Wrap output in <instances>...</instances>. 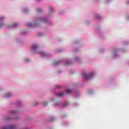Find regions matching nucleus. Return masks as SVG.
<instances>
[{
  "label": "nucleus",
  "mask_w": 129,
  "mask_h": 129,
  "mask_svg": "<svg viewBox=\"0 0 129 129\" xmlns=\"http://www.w3.org/2000/svg\"><path fill=\"white\" fill-rule=\"evenodd\" d=\"M61 89H62L61 86L57 85L51 90V92L56 95L58 98H62L64 95H70L72 93L76 98H79L80 97V92L74 89L68 88L64 91L60 92Z\"/></svg>",
  "instance_id": "f257e3e1"
},
{
  "label": "nucleus",
  "mask_w": 129,
  "mask_h": 129,
  "mask_svg": "<svg viewBox=\"0 0 129 129\" xmlns=\"http://www.w3.org/2000/svg\"><path fill=\"white\" fill-rule=\"evenodd\" d=\"M39 48V46L38 44H33L31 45V49L32 52L34 53H37L42 57V58H51L52 54L51 53L45 52L43 50L39 51L38 50V48Z\"/></svg>",
  "instance_id": "f03ea898"
},
{
  "label": "nucleus",
  "mask_w": 129,
  "mask_h": 129,
  "mask_svg": "<svg viewBox=\"0 0 129 129\" xmlns=\"http://www.w3.org/2000/svg\"><path fill=\"white\" fill-rule=\"evenodd\" d=\"M127 51L125 48H119L118 47H113L110 50V57L112 59H117L119 58V52L125 53Z\"/></svg>",
  "instance_id": "7ed1b4c3"
},
{
  "label": "nucleus",
  "mask_w": 129,
  "mask_h": 129,
  "mask_svg": "<svg viewBox=\"0 0 129 129\" xmlns=\"http://www.w3.org/2000/svg\"><path fill=\"white\" fill-rule=\"evenodd\" d=\"M72 59H60L57 61H53L52 63V66H58L59 65H64V66H68L72 64Z\"/></svg>",
  "instance_id": "20e7f679"
},
{
  "label": "nucleus",
  "mask_w": 129,
  "mask_h": 129,
  "mask_svg": "<svg viewBox=\"0 0 129 129\" xmlns=\"http://www.w3.org/2000/svg\"><path fill=\"white\" fill-rule=\"evenodd\" d=\"M39 17H36L32 22L27 23V26L29 28H40L41 27V22H40Z\"/></svg>",
  "instance_id": "39448f33"
},
{
  "label": "nucleus",
  "mask_w": 129,
  "mask_h": 129,
  "mask_svg": "<svg viewBox=\"0 0 129 129\" xmlns=\"http://www.w3.org/2000/svg\"><path fill=\"white\" fill-rule=\"evenodd\" d=\"M95 30L96 35H97V36H98L100 39L102 40L106 39V37L104 35V33L101 31V27L100 25H95Z\"/></svg>",
  "instance_id": "423d86ee"
},
{
  "label": "nucleus",
  "mask_w": 129,
  "mask_h": 129,
  "mask_svg": "<svg viewBox=\"0 0 129 129\" xmlns=\"http://www.w3.org/2000/svg\"><path fill=\"white\" fill-rule=\"evenodd\" d=\"M95 76V72H91L89 74H87L85 72L82 73V77L83 81H87L91 79V78H93Z\"/></svg>",
  "instance_id": "0eeeda50"
},
{
  "label": "nucleus",
  "mask_w": 129,
  "mask_h": 129,
  "mask_svg": "<svg viewBox=\"0 0 129 129\" xmlns=\"http://www.w3.org/2000/svg\"><path fill=\"white\" fill-rule=\"evenodd\" d=\"M48 102L46 101H42L41 102H38L37 100H34L32 103V106H38V105H43V106H48Z\"/></svg>",
  "instance_id": "6e6552de"
},
{
  "label": "nucleus",
  "mask_w": 129,
  "mask_h": 129,
  "mask_svg": "<svg viewBox=\"0 0 129 129\" xmlns=\"http://www.w3.org/2000/svg\"><path fill=\"white\" fill-rule=\"evenodd\" d=\"M20 113H21L20 110H13L11 111V114L13 115L14 119L18 120L20 118Z\"/></svg>",
  "instance_id": "1a4fd4ad"
},
{
  "label": "nucleus",
  "mask_w": 129,
  "mask_h": 129,
  "mask_svg": "<svg viewBox=\"0 0 129 129\" xmlns=\"http://www.w3.org/2000/svg\"><path fill=\"white\" fill-rule=\"evenodd\" d=\"M69 104V102H65L64 104L62 103L61 101L56 102L55 103L53 104V106H58L60 107V108H66L68 106Z\"/></svg>",
  "instance_id": "9d476101"
},
{
  "label": "nucleus",
  "mask_w": 129,
  "mask_h": 129,
  "mask_svg": "<svg viewBox=\"0 0 129 129\" xmlns=\"http://www.w3.org/2000/svg\"><path fill=\"white\" fill-rule=\"evenodd\" d=\"M80 44V40L76 39L74 40L73 47H75L73 49L74 52H79L80 51V48L79 47H75V45H79Z\"/></svg>",
  "instance_id": "9b49d317"
},
{
  "label": "nucleus",
  "mask_w": 129,
  "mask_h": 129,
  "mask_svg": "<svg viewBox=\"0 0 129 129\" xmlns=\"http://www.w3.org/2000/svg\"><path fill=\"white\" fill-rule=\"evenodd\" d=\"M93 18H94V19H95V20H96L99 23H100V22H102V21H103V18H102V17H101L100 16V15L97 14V13L94 14Z\"/></svg>",
  "instance_id": "f8f14e48"
},
{
  "label": "nucleus",
  "mask_w": 129,
  "mask_h": 129,
  "mask_svg": "<svg viewBox=\"0 0 129 129\" xmlns=\"http://www.w3.org/2000/svg\"><path fill=\"white\" fill-rule=\"evenodd\" d=\"M38 18L39 19V21L44 24H47L49 21V18L48 17L39 16Z\"/></svg>",
  "instance_id": "ddd939ff"
},
{
  "label": "nucleus",
  "mask_w": 129,
  "mask_h": 129,
  "mask_svg": "<svg viewBox=\"0 0 129 129\" xmlns=\"http://www.w3.org/2000/svg\"><path fill=\"white\" fill-rule=\"evenodd\" d=\"M6 20V17L4 16H0V29H2L4 26H5V20Z\"/></svg>",
  "instance_id": "4468645a"
},
{
  "label": "nucleus",
  "mask_w": 129,
  "mask_h": 129,
  "mask_svg": "<svg viewBox=\"0 0 129 129\" xmlns=\"http://www.w3.org/2000/svg\"><path fill=\"white\" fill-rule=\"evenodd\" d=\"M48 16L51 17L55 14V10H54V7L53 6H50L48 8Z\"/></svg>",
  "instance_id": "2eb2a0df"
},
{
  "label": "nucleus",
  "mask_w": 129,
  "mask_h": 129,
  "mask_svg": "<svg viewBox=\"0 0 129 129\" xmlns=\"http://www.w3.org/2000/svg\"><path fill=\"white\" fill-rule=\"evenodd\" d=\"M15 40L17 44H19V45H23V44H24V41H23L22 37L17 36L16 37Z\"/></svg>",
  "instance_id": "dca6fc26"
},
{
  "label": "nucleus",
  "mask_w": 129,
  "mask_h": 129,
  "mask_svg": "<svg viewBox=\"0 0 129 129\" xmlns=\"http://www.w3.org/2000/svg\"><path fill=\"white\" fill-rule=\"evenodd\" d=\"M19 26V23L15 22L11 24L10 25L8 26V29H16Z\"/></svg>",
  "instance_id": "f3484780"
},
{
  "label": "nucleus",
  "mask_w": 129,
  "mask_h": 129,
  "mask_svg": "<svg viewBox=\"0 0 129 129\" xmlns=\"http://www.w3.org/2000/svg\"><path fill=\"white\" fill-rule=\"evenodd\" d=\"M4 120L5 121H11L12 120V118L11 117V114H8L5 115Z\"/></svg>",
  "instance_id": "a211bd4d"
},
{
  "label": "nucleus",
  "mask_w": 129,
  "mask_h": 129,
  "mask_svg": "<svg viewBox=\"0 0 129 129\" xmlns=\"http://www.w3.org/2000/svg\"><path fill=\"white\" fill-rule=\"evenodd\" d=\"M16 105L19 108L23 107V101L22 100H18L16 101Z\"/></svg>",
  "instance_id": "6ab92c4d"
},
{
  "label": "nucleus",
  "mask_w": 129,
  "mask_h": 129,
  "mask_svg": "<svg viewBox=\"0 0 129 129\" xmlns=\"http://www.w3.org/2000/svg\"><path fill=\"white\" fill-rule=\"evenodd\" d=\"M14 95V94L12 92H8L4 95L5 98H10Z\"/></svg>",
  "instance_id": "aec40b11"
},
{
  "label": "nucleus",
  "mask_w": 129,
  "mask_h": 129,
  "mask_svg": "<svg viewBox=\"0 0 129 129\" xmlns=\"http://www.w3.org/2000/svg\"><path fill=\"white\" fill-rule=\"evenodd\" d=\"M56 118L55 116H50L48 119V122H53V121H55V120H56Z\"/></svg>",
  "instance_id": "412c9836"
},
{
  "label": "nucleus",
  "mask_w": 129,
  "mask_h": 129,
  "mask_svg": "<svg viewBox=\"0 0 129 129\" xmlns=\"http://www.w3.org/2000/svg\"><path fill=\"white\" fill-rule=\"evenodd\" d=\"M23 12L25 14H29L30 13V8L29 7H24L23 8Z\"/></svg>",
  "instance_id": "4be33fe9"
},
{
  "label": "nucleus",
  "mask_w": 129,
  "mask_h": 129,
  "mask_svg": "<svg viewBox=\"0 0 129 129\" xmlns=\"http://www.w3.org/2000/svg\"><path fill=\"white\" fill-rule=\"evenodd\" d=\"M36 13L39 14H43V9L41 8H37L36 9Z\"/></svg>",
  "instance_id": "5701e85b"
},
{
  "label": "nucleus",
  "mask_w": 129,
  "mask_h": 129,
  "mask_svg": "<svg viewBox=\"0 0 129 129\" xmlns=\"http://www.w3.org/2000/svg\"><path fill=\"white\" fill-rule=\"evenodd\" d=\"M87 92L90 95H93V94H94V90L92 89H88L87 90Z\"/></svg>",
  "instance_id": "b1692460"
},
{
  "label": "nucleus",
  "mask_w": 129,
  "mask_h": 129,
  "mask_svg": "<svg viewBox=\"0 0 129 129\" xmlns=\"http://www.w3.org/2000/svg\"><path fill=\"white\" fill-rule=\"evenodd\" d=\"M84 23L86 25H87V26H89V25H90V20L89 19H85L84 20Z\"/></svg>",
  "instance_id": "393cba45"
},
{
  "label": "nucleus",
  "mask_w": 129,
  "mask_h": 129,
  "mask_svg": "<svg viewBox=\"0 0 129 129\" xmlns=\"http://www.w3.org/2000/svg\"><path fill=\"white\" fill-rule=\"evenodd\" d=\"M122 44L124 46H126L127 45H129V40H126L122 41Z\"/></svg>",
  "instance_id": "a878e982"
},
{
  "label": "nucleus",
  "mask_w": 129,
  "mask_h": 129,
  "mask_svg": "<svg viewBox=\"0 0 129 129\" xmlns=\"http://www.w3.org/2000/svg\"><path fill=\"white\" fill-rule=\"evenodd\" d=\"M24 62L25 63H30V62H31V58L28 57L24 58Z\"/></svg>",
  "instance_id": "bb28decb"
},
{
  "label": "nucleus",
  "mask_w": 129,
  "mask_h": 129,
  "mask_svg": "<svg viewBox=\"0 0 129 129\" xmlns=\"http://www.w3.org/2000/svg\"><path fill=\"white\" fill-rule=\"evenodd\" d=\"M45 33L44 32H38L37 36L40 37H44Z\"/></svg>",
  "instance_id": "cd10ccee"
},
{
  "label": "nucleus",
  "mask_w": 129,
  "mask_h": 129,
  "mask_svg": "<svg viewBox=\"0 0 129 129\" xmlns=\"http://www.w3.org/2000/svg\"><path fill=\"white\" fill-rule=\"evenodd\" d=\"M21 35H22V36H27L28 34V31L26 30L22 31L21 32Z\"/></svg>",
  "instance_id": "c85d7f7f"
},
{
  "label": "nucleus",
  "mask_w": 129,
  "mask_h": 129,
  "mask_svg": "<svg viewBox=\"0 0 129 129\" xmlns=\"http://www.w3.org/2000/svg\"><path fill=\"white\" fill-rule=\"evenodd\" d=\"M74 60L78 63H80V58L78 56H75L74 57Z\"/></svg>",
  "instance_id": "c756f323"
},
{
  "label": "nucleus",
  "mask_w": 129,
  "mask_h": 129,
  "mask_svg": "<svg viewBox=\"0 0 129 129\" xmlns=\"http://www.w3.org/2000/svg\"><path fill=\"white\" fill-rule=\"evenodd\" d=\"M69 125V122L68 121H64L62 122V125L64 126H67V125Z\"/></svg>",
  "instance_id": "7c9ffc66"
},
{
  "label": "nucleus",
  "mask_w": 129,
  "mask_h": 129,
  "mask_svg": "<svg viewBox=\"0 0 129 129\" xmlns=\"http://www.w3.org/2000/svg\"><path fill=\"white\" fill-rule=\"evenodd\" d=\"M104 52H105V49H104V48H100V53L101 54H103Z\"/></svg>",
  "instance_id": "2f4dec72"
},
{
  "label": "nucleus",
  "mask_w": 129,
  "mask_h": 129,
  "mask_svg": "<svg viewBox=\"0 0 129 129\" xmlns=\"http://www.w3.org/2000/svg\"><path fill=\"white\" fill-rule=\"evenodd\" d=\"M112 0H104V3L105 5H108V4H110Z\"/></svg>",
  "instance_id": "473e14b6"
},
{
  "label": "nucleus",
  "mask_w": 129,
  "mask_h": 129,
  "mask_svg": "<svg viewBox=\"0 0 129 129\" xmlns=\"http://www.w3.org/2000/svg\"><path fill=\"white\" fill-rule=\"evenodd\" d=\"M73 106H74V107H78V106H79V104L77 102H74L73 103Z\"/></svg>",
  "instance_id": "72a5a7b5"
},
{
  "label": "nucleus",
  "mask_w": 129,
  "mask_h": 129,
  "mask_svg": "<svg viewBox=\"0 0 129 129\" xmlns=\"http://www.w3.org/2000/svg\"><path fill=\"white\" fill-rule=\"evenodd\" d=\"M64 10H59V12H58V16H61L62 15H63V14H64Z\"/></svg>",
  "instance_id": "f704fd0d"
},
{
  "label": "nucleus",
  "mask_w": 129,
  "mask_h": 129,
  "mask_svg": "<svg viewBox=\"0 0 129 129\" xmlns=\"http://www.w3.org/2000/svg\"><path fill=\"white\" fill-rule=\"evenodd\" d=\"M48 26H49V27H52V26H53V23H52L51 21H48V22H47V23Z\"/></svg>",
  "instance_id": "c9c22d12"
},
{
  "label": "nucleus",
  "mask_w": 129,
  "mask_h": 129,
  "mask_svg": "<svg viewBox=\"0 0 129 129\" xmlns=\"http://www.w3.org/2000/svg\"><path fill=\"white\" fill-rule=\"evenodd\" d=\"M26 120L30 121L31 119H32V117H31V116H27L25 118Z\"/></svg>",
  "instance_id": "e433bc0d"
},
{
  "label": "nucleus",
  "mask_w": 129,
  "mask_h": 129,
  "mask_svg": "<svg viewBox=\"0 0 129 129\" xmlns=\"http://www.w3.org/2000/svg\"><path fill=\"white\" fill-rule=\"evenodd\" d=\"M125 19L127 22H129V14H127L125 16Z\"/></svg>",
  "instance_id": "4c0bfd02"
},
{
  "label": "nucleus",
  "mask_w": 129,
  "mask_h": 129,
  "mask_svg": "<svg viewBox=\"0 0 129 129\" xmlns=\"http://www.w3.org/2000/svg\"><path fill=\"white\" fill-rule=\"evenodd\" d=\"M67 114H63L61 115V118H65V117H67Z\"/></svg>",
  "instance_id": "58836bf2"
},
{
  "label": "nucleus",
  "mask_w": 129,
  "mask_h": 129,
  "mask_svg": "<svg viewBox=\"0 0 129 129\" xmlns=\"http://www.w3.org/2000/svg\"><path fill=\"white\" fill-rule=\"evenodd\" d=\"M56 73L57 74H61V73H62V70H58L56 72Z\"/></svg>",
  "instance_id": "ea45409f"
},
{
  "label": "nucleus",
  "mask_w": 129,
  "mask_h": 129,
  "mask_svg": "<svg viewBox=\"0 0 129 129\" xmlns=\"http://www.w3.org/2000/svg\"><path fill=\"white\" fill-rule=\"evenodd\" d=\"M58 42H62V41H63V38H58Z\"/></svg>",
  "instance_id": "a19ab883"
},
{
  "label": "nucleus",
  "mask_w": 129,
  "mask_h": 129,
  "mask_svg": "<svg viewBox=\"0 0 129 129\" xmlns=\"http://www.w3.org/2000/svg\"><path fill=\"white\" fill-rule=\"evenodd\" d=\"M62 50H61L60 49H58L56 50V53H61Z\"/></svg>",
  "instance_id": "79ce46f5"
},
{
  "label": "nucleus",
  "mask_w": 129,
  "mask_h": 129,
  "mask_svg": "<svg viewBox=\"0 0 129 129\" xmlns=\"http://www.w3.org/2000/svg\"><path fill=\"white\" fill-rule=\"evenodd\" d=\"M125 4H126V6H129V0H126Z\"/></svg>",
  "instance_id": "37998d69"
},
{
  "label": "nucleus",
  "mask_w": 129,
  "mask_h": 129,
  "mask_svg": "<svg viewBox=\"0 0 129 129\" xmlns=\"http://www.w3.org/2000/svg\"><path fill=\"white\" fill-rule=\"evenodd\" d=\"M70 73L71 74H74V71H73V70L70 71Z\"/></svg>",
  "instance_id": "c03bdc74"
},
{
  "label": "nucleus",
  "mask_w": 129,
  "mask_h": 129,
  "mask_svg": "<svg viewBox=\"0 0 129 129\" xmlns=\"http://www.w3.org/2000/svg\"><path fill=\"white\" fill-rule=\"evenodd\" d=\"M46 129H54L53 128V127L50 126H47Z\"/></svg>",
  "instance_id": "a18cd8bd"
},
{
  "label": "nucleus",
  "mask_w": 129,
  "mask_h": 129,
  "mask_svg": "<svg viewBox=\"0 0 129 129\" xmlns=\"http://www.w3.org/2000/svg\"><path fill=\"white\" fill-rule=\"evenodd\" d=\"M94 3H99L100 0H94Z\"/></svg>",
  "instance_id": "49530a36"
},
{
  "label": "nucleus",
  "mask_w": 129,
  "mask_h": 129,
  "mask_svg": "<svg viewBox=\"0 0 129 129\" xmlns=\"http://www.w3.org/2000/svg\"><path fill=\"white\" fill-rule=\"evenodd\" d=\"M4 90V88H3L2 87H0V92H2V91H3Z\"/></svg>",
  "instance_id": "de8ad7c7"
},
{
  "label": "nucleus",
  "mask_w": 129,
  "mask_h": 129,
  "mask_svg": "<svg viewBox=\"0 0 129 129\" xmlns=\"http://www.w3.org/2000/svg\"><path fill=\"white\" fill-rule=\"evenodd\" d=\"M55 98H51V101H54V100H55Z\"/></svg>",
  "instance_id": "09e8293b"
},
{
  "label": "nucleus",
  "mask_w": 129,
  "mask_h": 129,
  "mask_svg": "<svg viewBox=\"0 0 129 129\" xmlns=\"http://www.w3.org/2000/svg\"><path fill=\"white\" fill-rule=\"evenodd\" d=\"M36 2H42V0H36Z\"/></svg>",
  "instance_id": "8fccbe9b"
}]
</instances>
